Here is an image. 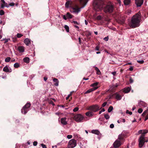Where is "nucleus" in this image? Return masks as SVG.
<instances>
[{
	"label": "nucleus",
	"instance_id": "nucleus-41",
	"mask_svg": "<svg viewBox=\"0 0 148 148\" xmlns=\"http://www.w3.org/2000/svg\"><path fill=\"white\" fill-rule=\"evenodd\" d=\"M1 8H3L5 7H6L7 8H8L9 7V6H8L7 5H5L3 4H1Z\"/></svg>",
	"mask_w": 148,
	"mask_h": 148
},
{
	"label": "nucleus",
	"instance_id": "nucleus-34",
	"mask_svg": "<svg viewBox=\"0 0 148 148\" xmlns=\"http://www.w3.org/2000/svg\"><path fill=\"white\" fill-rule=\"evenodd\" d=\"M113 109V107L112 106H110L108 109V112H111Z\"/></svg>",
	"mask_w": 148,
	"mask_h": 148
},
{
	"label": "nucleus",
	"instance_id": "nucleus-25",
	"mask_svg": "<svg viewBox=\"0 0 148 148\" xmlns=\"http://www.w3.org/2000/svg\"><path fill=\"white\" fill-rule=\"evenodd\" d=\"M66 16L68 18H71L73 17V16L69 12H67L66 14Z\"/></svg>",
	"mask_w": 148,
	"mask_h": 148
},
{
	"label": "nucleus",
	"instance_id": "nucleus-59",
	"mask_svg": "<svg viewBox=\"0 0 148 148\" xmlns=\"http://www.w3.org/2000/svg\"><path fill=\"white\" fill-rule=\"evenodd\" d=\"M148 119V114L146 116L145 119L144 120L145 121H146Z\"/></svg>",
	"mask_w": 148,
	"mask_h": 148
},
{
	"label": "nucleus",
	"instance_id": "nucleus-26",
	"mask_svg": "<svg viewBox=\"0 0 148 148\" xmlns=\"http://www.w3.org/2000/svg\"><path fill=\"white\" fill-rule=\"evenodd\" d=\"M131 0H124V3L125 5H128L130 3Z\"/></svg>",
	"mask_w": 148,
	"mask_h": 148
},
{
	"label": "nucleus",
	"instance_id": "nucleus-16",
	"mask_svg": "<svg viewBox=\"0 0 148 148\" xmlns=\"http://www.w3.org/2000/svg\"><path fill=\"white\" fill-rule=\"evenodd\" d=\"M98 88V87H94L92 88H90V89H89L88 90H87V91H86L85 92V94H87V93H89L92 92V91L95 90H96Z\"/></svg>",
	"mask_w": 148,
	"mask_h": 148
},
{
	"label": "nucleus",
	"instance_id": "nucleus-63",
	"mask_svg": "<svg viewBox=\"0 0 148 148\" xmlns=\"http://www.w3.org/2000/svg\"><path fill=\"white\" fill-rule=\"evenodd\" d=\"M112 73L114 75H115L116 74V72L114 71V72H112Z\"/></svg>",
	"mask_w": 148,
	"mask_h": 148
},
{
	"label": "nucleus",
	"instance_id": "nucleus-40",
	"mask_svg": "<svg viewBox=\"0 0 148 148\" xmlns=\"http://www.w3.org/2000/svg\"><path fill=\"white\" fill-rule=\"evenodd\" d=\"M4 14V11L2 10H0V15H3Z\"/></svg>",
	"mask_w": 148,
	"mask_h": 148
},
{
	"label": "nucleus",
	"instance_id": "nucleus-58",
	"mask_svg": "<svg viewBox=\"0 0 148 148\" xmlns=\"http://www.w3.org/2000/svg\"><path fill=\"white\" fill-rule=\"evenodd\" d=\"M143 131V130H140L138 131V133L139 134H142Z\"/></svg>",
	"mask_w": 148,
	"mask_h": 148
},
{
	"label": "nucleus",
	"instance_id": "nucleus-11",
	"mask_svg": "<svg viewBox=\"0 0 148 148\" xmlns=\"http://www.w3.org/2000/svg\"><path fill=\"white\" fill-rule=\"evenodd\" d=\"M135 3L137 7L141 6L143 2V0H135Z\"/></svg>",
	"mask_w": 148,
	"mask_h": 148
},
{
	"label": "nucleus",
	"instance_id": "nucleus-37",
	"mask_svg": "<svg viewBox=\"0 0 148 148\" xmlns=\"http://www.w3.org/2000/svg\"><path fill=\"white\" fill-rule=\"evenodd\" d=\"M148 132V131L147 130H143V133L142 135H144Z\"/></svg>",
	"mask_w": 148,
	"mask_h": 148
},
{
	"label": "nucleus",
	"instance_id": "nucleus-6",
	"mask_svg": "<svg viewBox=\"0 0 148 148\" xmlns=\"http://www.w3.org/2000/svg\"><path fill=\"white\" fill-rule=\"evenodd\" d=\"M83 7L81 8H78L77 6H75L74 7H73L70 9V12L75 14H77L80 11L81 9L83 8Z\"/></svg>",
	"mask_w": 148,
	"mask_h": 148
},
{
	"label": "nucleus",
	"instance_id": "nucleus-20",
	"mask_svg": "<svg viewBox=\"0 0 148 148\" xmlns=\"http://www.w3.org/2000/svg\"><path fill=\"white\" fill-rule=\"evenodd\" d=\"M115 98L117 100H119L121 99V96L118 94L117 93H116L115 94Z\"/></svg>",
	"mask_w": 148,
	"mask_h": 148
},
{
	"label": "nucleus",
	"instance_id": "nucleus-29",
	"mask_svg": "<svg viewBox=\"0 0 148 148\" xmlns=\"http://www.w3.org/2000/svg\"><path fill=\"white\" fill-rule=\"evenodd\" d=\"M64 28L67 32H69V28L68 26L66 25H65L64 26Z\"/></svg>",
	"mask_w": 148,
	"mask_h": 148
},
{
	"label": "nucleus",
	"instance_id": "nucleus-52",
	"mask_svg": "<svg viewBox=\"0 0 148 148\" xmlns=\"http://www.w3.org/2000/svg\"><path fill=\"white\" fill-rule=\"evenodd\" d=\"M41 145L42 148H47L45 145L43 144H41Z\"/></svg>",
	"mask_w": 148,
	"mask_h": 148
},
{
	"label": "nucleus",
	"instance_id": "nucleus-50",
	"mask_svg": "<svg viewBox=\"0 0 148 148\" xmlns=\"http://www.w3.org/2000/svg\"><path fill=\"white\" fill-rule=\"evenodd\" d=\"M99 47L98 46H97L95 48V50L96 51H99Z\"/></svg>",
	"mask_w": 148,
	"mask_h": 148
},
{
	"label": "nucleus",
	"instance_id": "nucleus-1",
	"mask_svg": "<svg viewBox=\"0 0 148 148\" xmlns=\"http://www.w3.org/2000/svg\"><path fill=\"white\" fill-rule=\"evenodd\" d=\"M141 20L140 13L138 12L133 16L131 21L128 23V25L132 28L138 27L140 25Z\"/></svg>",
	"mask_w": 148,
	"mask_h": 148
},
{
	"label": "nucleus",
	"instance_id": "nucleus-47",
	"mask_svg": "<svg viewBox=\"0 0 148 148\" xmlns=\"http://www.w3.org/2000/svg\"><path fill=\"white\" fill-rule=\"evenodd\" d=\"M14 5V3H11L9 4L8 6H13Z\"/></svg>",
	"mask_w": 148,
	"mask_h": 148
},
{
	"label": "nucleus",
	"instance_id": "nucleus-45",
	"mask_svg": "<svg viewBox=\"0 0 148 148\" xmlns=\"http://www.w3.org/2000/svg\"><path fill=\"white\" fill-rule=\"evenodd\" d=\"M137 62L140 64H143L144 63V61L143 60H137Z\"/></svg>",
	"mask_w": 148,
	"mask_h": 148
},
{
	"label": "nucleus",
	"instance_id": "nucleus-14",
	"mask_svg": "<svg viewBox=\"0 0 148 148\" xmlns=\"http://www.w3.org/2000/svg\"><path fill=\"white\" fill-rule=\"evenodd\" d=\"M138 106L140 107L143 106L144 107H146L147 106V104L145 102L143 101H140L138 103Z\"/></svg>",
	"mask_w": 148,
	"mask_h": 148
},
{
	"label": "nucleus",
	"instance_id": "nucleus-57",
	"mask_svg": "<svg viewBox=\"0 0 148 148\" xmlns=\"http://www.w3.org/2000/svg\"><path fill=\"white\" fill-rule=\"evenodd\" d=\"M133 67L132 66H130V68L129 69V70H130V71H132L133 70Z\"/></svg>",
	"mask_w": 148,
	"mask_h": 148
},
{
	"label": "nucleus",
	"instance_id": "nucleus-62",
	"mask_svg": "<svg viewBox=\"0 0 148 148\" xmlns=\"http://www.w3.org/2000/svg\"><path fill=\"white\" fill-rule=\"evenodd\" d=\"M85 24L86 25H87L88 24V21L86 20H85Z\"/></svg>",
	"mask_w": 148,
	"mask_h": 148
},
{
	"label": "nucleus",
	"instance_id": "nucleus-18",
	"mask_svg": "<svg viewBox=\"0 0 148 148\" xmlns=\"http://www.w3.org/2000/svg\"><path fill=\"white\" fill-rule=\"evenodd\" d=\"M85 114L87 116L90 117L94 115V114L92 112L89 111L86 113Z\"/></svg>",
	"mask_w": 148,
	"mask_h": 148
},
{
	"label": "nucleus",
	"instance_id": "nucleus-33",
	"mask_svg": "<svg viewBox=\"0 0 148 148\" xmlns=\"http://www.w3.org/2000/svg\"><path fill=\"white\" fill-rule=\"evenodd\" d=\"M14 67L15 68H18L20 66V65L18 63H16L14 64Z\"/></svg>",
	"mask_w": 148,
	"mask_h": 148
},
{
	"label": "nucleus",
	"instance_id": "nucleus-22",
	"mask_svg": "<svg viewBox=\"0 0 148 148\" xmlns=\"http://www.w3.org/2000/svg\"><path fill=\"white\" fill-rule=\"evenodd\" d=\"M53 82H55V83L54 84V85L56 86H58V85L59 84V81L58 79H57L56 78H54L53 79Z\"/></svg>",
	"mask_w": 148,
	"mask_h": 148
},
{
	"label": "nucleus",
	"instance_id": "nucleus-9",
	"mask_svg": "<svg viewBox=\"0 0 148 148\" xmlns=\"http://www.w3.org/2000/svg\"><path fill=\"white\" fill-rule=\"evenodd\" d=\"M76 145V141L73 139L70 140L69 142L68 145V148H73Z\"/></svg>",
	"mask_w": 148,
	"mask_h": 148
},
{
	"label": "nucleus",
	"instance_id": "nucleus-7",
	"mask_svg": "<svg viewBox=\"0 0 148 148\" xmlns=\"http://www.w3.org/2000/svg\"><path fill=\"white\" fill-rule=\"evenodd\" d=\"M31 104L30 103H27L21 110L22 113L25 114L29 111V108L30 107Z\"/></svg>",
	"mask_w": 148,
	"mask_h": 148
},
{
	"label": "nucleus",
	"instance_id": "nucleus-36",
	"mask_svg": "<svg viewBox=\"0 0 148 148\" xmlns=\"http://www.w3.org/2000/svg\"><path fill=\"white\" fill-rule=\"evenodd\" d=\"M70 2L67 1L65 4V6L66 8H68L69 7Z\"/></svg>",
	"mask_w": 148,
	"mask_h": 148
},
{
	"label": "nucleus",
	"instance_id": "nucleus-35",
	"mask_svg": "<svg viewBox=\"0 0 148 148\" xmlns=\"http://www.w3.org/2000/svg\"><path fill=\"white\" fill-rule=\"evenodd\" d=\"M11 59V58L10 57H8L5 58V61L6 62H10Z\"/></svg>",
	"mask_w": 148,
	"mask_h": 148
},
{
	"label": "nucleus",
	"instance_id": "nucleus-46",
	"mask_svg": "<svg viewBox=\"0 0 148 148\" xmlns=\"http://www.w3.org/2000/svg\"><path fill=\"white\" fill-rule=\"evenodd\" d=\"M67 137L68 139H70L72 138V136L71 135H68Z\"/></svg>",
	"mask_w": 148,
	"mask_h": 148
},
{
	"label": "nucleus",
	"instance_id": "nucleus-27",
	"mask_svg": "<svg viewBox=\"0 0 148 148\" xmlns=\"http://www.w3.org/2000/svg\"><path fill=\"white\" fill-rule=\"evenodd\" d=\"M24 62L26 63H28L29 62V58L28 57H26L23 59Z\"/></svg>",
	"mask_w": 148,
	"mask_h": 148
},
{
	"label": "nucleus",
	"instance_id": "nucleus-2",
	"mask_svg": "<svg viewBox=\"0 0 148 148\" xmlns=\"http://www.w3.org/2000/svg\"><path fill=\"white\" fill-rule=\"evenodd\" d=\"M103 4L102 0H95L93 4L94 9L97 11L101 10L103 8Z\"/></svg>",
	"mask_w": 148,
	"mask_h": 148
},
{
	"label": "nucleus",
	"instance_id": "nucleus-54",
	"mask_svg": "<svg viewBox=\"0 0 148 148\" xmlns=\"http://www.w3.org/2000/svg\"><path fill=\"white\" fill-rule=\"evenodd\" d=\"M133 80L132 79L131 77H130V83H132L133 82Z\"/></svg>",
	"mask_w": 148,
	"mask_h": 148
},
{
	"label": "nucleus",
	"instance_id": "nucleus-42",
	"mask_svg": "<svg viewBox=\"0 0 148 148\" xmlns=\"http://www.w3.org/2000/svg\"><path fill=\"white\" fill-rule=\"evenodd\" d=\"M143 111V110L141 108H139L138 109V112L139 113H141Z\"/></svg>",
	"mask_w": 148,
	"mask_h": 148
},
{
	"label": "nucleus",
	"instance_id": "nucleus-32",
	"mask_svg": "<svg viewBox=\"0 0 148 148\" xmlns=\"http://www.w3.org/2000/svg\"><path fill=\"white\" fill-rule=\"evenodd\" d=\"M99 84V83L98 82H96L94 83L93 84H91V86L93 87H95V86H97Z\"/></svg>",
	"mask_w": 148,
	"mask_h": 148
},
{
	"label": "nucleus",
	"instance_id": "nucleus-23",
	"mask_svg": "<svg viewBox=\"0 0 148 148\" xmlns=\"http://www.w3.org/2000/svg\"><path fill=\"white\" fill-rule=\"evenodd\" d=\"M130 87H128L124 89L123 92L125 93H127L130 91Z\"/></svg>",
	"mask_w": 148,
	"mask_h": 148
},
{
	"label": "nucleus",
	"instance_id": "nucleus-19",
	"mask_svg": "<svg viewBox=\"0 0 148 148\" xmlns=\"http://www.w3.org/2000/svg\"><path fill=\"white\" fill-rule=\"evenodd\" d=\"M117 140H119L120 142H121L122 143H123L124 141L123 136L122 134L119 135L118 136V138Z\"/></svg>",
	"mask_w": 148,
	"mask_h": 148
},
{
	"label": "nucleus",
	"instance_id": "nucleus-43",
	"mask_svg": "<svg viewBox=\"0 0 148 148\" xmlns=\"http://www.w3.org/2000/svg\"><path fill=\"white\" fill-rule=\"evenodd\" d=\"M73 92V91L71 92V93H70V94H69L68 95V96H67V97H66V100H68L69 99V97H70V95H71L72 94V93Z\"/></svg>",
	"mask_w": 148,
	"mask_h": 148
},
{
	"label": "nucleus",
	"instance_id": "nucleus-24",
	"mask_svg": "<svg viewBox=\"0 0 148 148\" xmlns=\"http://www.w3.org/2000/svg\"><path fill=\"white\" fill-rule=\"evenodd\" d=\"M3 71L6 72H9L10 71L8 69V66H5L3 69Z\"/></svg>",
	"mask_w": 148,
	"mask_h": 148
},
{
	"label": "nucleus",
	"instance_id": "nucleus-61",
	"mask_svg": "<svg viewBox=\"0 0 148 148\" xmlns=\"http://www.w3.org/2000/svg\"><path fill=\"white\" fill-rule=\"evenodd\" d=\"M63 18L65 20H66L67 19V18L66 17L65 15H63Z\"/></svg>",
	"mask_w": 148,
	"mask_h": 148
},
{
	"label": "nucleus",
	"instance_id": "nucleus-49",
	"mask_svg": "<svg viewBox=\"0 0 148 148\" xmlns=\"http://www.w3.org/2000/svg\"><path fill=\"white\" fill-rule=\"evenodd\" d=\"M126 113L127 114H129L130 115H131L132 114V112H131L129 111L128 110H126Z\"/></svg>",
	"mask_w": 148,
	"mask_h": 148
},
{
	"label": "nucleus",
	"instance_id": "nucleus-15",
	"mask_svg": "<svg viewBox=\"0 0 148 148\" xmlns=\"http://www.w3.org/2000/svg\"><path fill=\"white\" fill-rule=\"evenodd\" d=\"M66 118H62L61 119V123L63 125H66L67 124L66 121Z\"/></svg>",
	"mask_w": 148,
	"mask_h": 148
},
{
	"label": "nucleus",
	"instance_id": "nucleus-39",
	"mask_svg": "<svg viewBox=\"0 0 148 148\" xmlns=\"http://www.w3.org/2000/svg\"><path fill=\"white\" fill-rule=\"evenodd\" d=\"M23 34H21L18 33L17 34V37L18 38H20L23 36Z\"/></svg>",
	"mask_w": 148,
	"mask_h": 148
},
{
	"label": "nucleus",
	"instance_id": "nucleus-55",
	"mask_svg": "<svg viewBox=\"0 0 148 148\" xmlns=\"http://www.w3.org/2000/svg\"><path fill=\"white\" fill-rule=\"evenodd\" d=\"M37 144V142L36 141H34L33 142V145L34 146H36Z\"/></svg>",
	"mask_w": 148,
	"mask_h": 148
},
{
	"label": "nucleus",
	"instance_id": "nucleus-28",
	"mask_svg": "<svg viewBox=\"0 0 148 148\" xmlns=\"http://www.w3.org/2000/svg\"><path fill=\"white\" fill-rule=\"evenodd\" d=\"M118 86V85L116 84L115 85L112 86L111 88L110 89L111 90H114L115 88Z\"/></svg>",
	"mask_w": 148,
	"mask_h": 148
},
{
	"label": "nucleus",
	"instance_id": "nucleus-64",
	"mask_svg": "<svg viewBox=\"0 0 148 148\" xmlns=\"http://www.w3.org/2000/svg\"><path fill=\"white\" fill-rule=\"evenodd\" d=\"M121 120L122 122L123 123L125 122V119H121Z\"/></svg>",
	"mask_w": 148,
	"mask_h": 148
},
{
	"label": "nucleus",
	"instance_id": "nucleus-10",
	"mask_svg": "<svg viewBox=\"0 0 148 148\" xmlns=\"http://www.w3.org/2000/svg\"><path fill=\"white\" fill-rule=\"evenodd\" d=\"M122 143L119 140H116L113 143L114 147L115 148H117L119 147Z\"/></svg>",
	"mask_w": 148,
	"mask_h": 148
},
{
	"label": "nucleus",
	"instance_id": "nucleus-60",
	"mask_svg": "<svg viewBox=\"0 0 148 148\" xmlns=\"http://www.w3.org/2000/svg\"><path fill=\"white\" fill-rule=\"evenodd\" d=\"M73 23L74 24H76L77 25H78V23L77 22V21H73Z\"/></svg>",
	"mask_w": 148,
	"mask_h": 148
},
{
	"label": "nucleus",
	"instance_id": "nucleus-13",
	"mask_svg": "<svg viewBox=\"0 0 148 148\" xmlns=\"http://www.w3.org/2000/svg\"><path fill=\"white\" fill-rule=\"evenodd\" d=\"M91 132L92 133L98 135H101V134L99 131L97 130H92Z\"/></svg>",
	"mask_w": 148,
	"mask_h": 148
},
{
	"label": "nucleus",
	"instance_id": "nucleus-4",
	"mask_svg": "<svg viewBox=\"0 0 148 148\" xmlns=\"http://www.w3.org/2000/svg\"><path fill=\"white\" fill-rule=\"evenodd\" d=\"M114 10V6L112 5H107L103 8V11L105 13H110L112 12Z\"/></svg>",
	"mask_w": 148,
	"mask_h": 148
},
{
	"label": "nucleus",
	"instance_id": "nucleus-30",
	"mask_svg": "<svg viewBox=\"0 0 148 148\" xmlns=\"http://www.w3.org/2000/svg\"><path fill=\"white\" fill-rule=\"evenodd\" d=\"M148 113V108H147L146 110H145L144 112L142 114V115L143 116H144L145 115Z\"/></svg>",
	"mask_w": 148,
	"mask_h": 148
},
{
	"label": "nucleus",
	"instance_id": "nucleus-3",
	"mask_svg": "<svg viewBox=\"0 0 148 148\" xmlns=\"http://www.w3.org/2000/svg\"><path fill=\"white\" fill-rule=\"evenodd\" d=\"M101 109L99 105H93L89 106L87 108V110H91L93 112H96Z\"/></svg>",
	"mask_w": 148,
	"mask_h": 148
},
{
	"label": "nucleus",
	"instance_id": "nucleus-53",
	"mask_svg": "<svg viewBox=\"0 0 148 148\" xmlns=\"http://www.w3.org/2000/svg\"><path fill=\"white\" fill-rule=\"evenodd\" d=\"M107 103L106 102H104L102 105V107H105Z\"/></svg>",
	"mask_w": 148,
	"mask_h": 148
},
{
	"label": "nucleus",
	"instance_id": "nucleus-38",
	"mask_svg": "<svg viewBox=\"0 0 148 148\" xmlns=\"http://www.w3.org/2000/svg\"><path fill=\"white\" fill-rule=\"evenodd\" d=\"M102 18V17L101 15L98 16L96 18L98 20H101Z\"/></svg>",
	"mask_w": 148,
	"mask_h": 148
},
{
	"label": "nucleus",
	"instance_id": "nucleus-8",
	"mask_svg": "<svg viewBox=\"0 0 148 148\" xmlns=\"http://www.w3.org/2000/svg\"><path fill=\"white\" fill-rule=\"evenodd\" d=\"M145 136L144 135H141L138 139L139 146L140 147H142L144 144L145 142Z\"/></svg>",
	"mask_w": 148,
	"mask_h": 148
},
{
	"label": "nucleus",
	"instance_id": "nucleus-5",
	"mask_svg": "<svg viewBox=\"0 0 148 148\" xmlns=\"http://www.w3.org/2000/svg\"><path fill=\"white\" fill-rule=\"evenodd\" d=\"M84 118V116L80 114L75 115L74 117V120L78 123L82 122Z\"/></svg>",
	"mask_w": 148,
	"mask_h": 148
},
{
	"label": "nucleus",
	"instance_id": "nucleus-31",
	"mask_svg": "<svg viewBox=\"0 0 148 148\" xmlns=\"http://www.w3.org/2000/svg\"><path fill=\"white\" fill-rule=\"evenodd\" d=\"M105 118L106 119H108L110 118V116L107 114H104Z\"/></svg>",
	"mask_w": 148,
	"mask_h": 148
},
{
	"label": "nucleus",
	"instance_id": "nucleus-21",
	"mask_svg": "<svg viewBox=\"0 0 148 148\" xmlns=\"http://www.w3.org/2000/svg\"><path fill=\"white\" fill-rule=\"evenodd\" d=\"M93 67L95 68V70L96 71V74L98 75H100L101 73V72L98 68L95 66H94Z\"/></svg>",
	"mask_w": 148,
	"mask_h": 148
},
{
	"label": "nucleus",
	"instance_id": "nucleus-56",
	"mask_svg": "<svg viewBox=\"0 0 148 148\" xmlns=\"http://www.w3.org/2000/svg\"><path fill=\"white\" fill-rule=\"evenodd\" d=\"M114 127V125L113 124H111L110 125V127L111 128H113Z\"/></svg>",
	"mask_w": 148,
	"mask_h": 148
},
{
	"label": "nucleus",
	"instance_id": "nucleus-44",
	"mask_svg": "<svg viewBox=\"0 0 148 148\" xmlns=\"http://www.w3.org/2000/svg\"><path fill=\"white\" fill-rule=\"evenodd\" d=\"M79 108L78 107H75L73 109V111L74 112H76L78 110Z\"/></svg>",
	"mask_w": 148,
	"mask_h": 148
},
{
	"label": "nucleus",
	"instance_id": "nucleus-17",
	"mask_svg": "<svg viewBox=\"0 0 148 148\" xmlns=\"http://www.w3.org/2000/svg\"><path fill=\"white\" fill-rule=\"evenodd\" d=\"M24 42L27 46H29V44L31 43V40L28 38H26L24 40Z\"/></svg>",
	"mask_w": 148,
	"mask_h": 148
},
{
	"label": "nucleus",
	"instance_id": "nucleus-48",
	"mask_svg": "<svg viewBox=\"0 0 148 148\" xmlns=\"http://www.w3.org/2000/svg\"><path fill=\"white\" fill-rule=\"evenodd\" d=\"M9 40H10V39H8V38H4V40H5V41H4V43H6V42H7Z\"/></svg>",
	"mask_w": 148,
	"mask_h": 148
},
{
	"label": "nucleus",
	"instance_id": "nucleus-51",
	"mask_svg": "<svg viewBox=\"0 0 148 148\" xmlns=\"http://www.w3.org/2000/svg\"><path fill=\"white\" fill-rule=\"evenodd\" d=\"M108 38H108V36H107V37H105L103 38V40H104L106 41H107L108 40Z\"/></svg>",
	"mask_w": 148,
	"mask_h": 148
},
{
	"label": "nucleus",
	"instance_id": "nucleus-12",
	"mask_svg": "<svg viewBox=\"0 0 148 148\" xmlns=\"http://www.w3.org/2000/svg\"><path fill=\"white\" fill-rule=\"evenodd\" d=\"M17 50L20 53H21L24 52L25 49L23 46H19L17 48Z\"/></svg>",
	"mask_w": 148,
	"mask_h": 148
}]
</instances>
